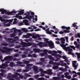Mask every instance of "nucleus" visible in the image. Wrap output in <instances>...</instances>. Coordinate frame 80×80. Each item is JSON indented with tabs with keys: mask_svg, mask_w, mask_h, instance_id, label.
<instances>
[{
	"mask_svg": "<svg viewBox=\"0 0 80 80\" xmlns=\"http://www.w3.org/2000/svg\"><path fill=\"white\" fill-rule=\"evenodd\" d=\"M8 41H10V42H12V39L8 38Z\"/></svg>",
	"mask_w": 80,
	"mask_h": 80,
	"instance_id": "obj_63",
	"label": "nucleus"
},
{
	"mask_svg": "<svg viewBox=\"0 0 80 80\" xmlns=\"http://www.w3.org/2000/svg\"><path fill=\"white\" fill-rule=\"evenodd\" d=\"M26 16L24 17V18L26 19H28L29 20H31L32 19V20H38V17L37 15H35V18H34L35 17V13L33 12H26Z\"/></svg>",
	"mask_w": 80,
	"mask_h": 80,
	"instance_id": "obj_1",
	"label": "nucleus"
},
{
	"mask_svg": "<svg viewBox=\"0 0 80 80\" xmlns=\"http://www.w3.org/2000/svg\"><path fill=\"white\" fill-rule=\"evenodd\" d=\"M40 60L41 62H44L45 61V59L43 58H41L40 59Z\"/></svg>",
	"mask_w": 80,
	"mask_h": 80,
	"instance_id": "obj_40",
	"label": "nucleus"
},
{
	"mask_svg": "<svg viewBox=\"0 0 80 80\" xmlns=\"http://www.w3.org/2000/svg\"><path fill=\"white\" fill-rule=\"evenodd\" d=\"M11 12H12V15H14L15 14L17 13V11H12Z\"/></svg>",
	"mask_w": 80,
	"mask_h": 80,
	"instance_id": "obj_29",
	"label": "nucleus"
},
{
	"mask_svg": "<svg viewBox=\"0 0 80 80\" xmlns=\"http://www.w3.org/2000/svg\"><path fill=\"white\" fill-rule=\"evenodd\" d=\"M21 44L23 47H28V46H31L32 45V43H26L25 42H23L21 41Z\"/></svg>",
	"mask_w": 80,
	"mask_h": 80,
	"instance_id": "obj_12",
	"label": "nucleus"
},
{
	"mask_svg": "<svg viewBox=\"0 0 80 80\" xmlns=\"http://www.w3.org/2000/svg\"><path fill=\"white\" fill-rule=\"evenodd\" d=\"M33 50L36 52H43L42 50H40V49L39 48L37 49L36 48H35L33 49Z\"/></svg>",
	"mask_w": 80,
	"mask_h": 80,
	"instance_id": "obj_20",
	"label": "nucleus"
},
{
	"mask_svg": "<svg viewBox=\"0 0 80 80\" xmlns=\"http://www.w3.org/2000/svg\"><path fill=\"white\" fill-rule=\"evenodd\" d=\"M29 80H34L32 78H29Z\"/></svg>",
	"mask_w": 80,
	"mask_h": 80,
	"instance_id": "obj_64",
	"label": "nucleus"
},
{
	"mask_svg": "<svg viewBox=\"0 0 80 80\" xmlns=\"http://www.w3.org/2000/svg\"><path fill=\"white\" fill-rule=\"evenodd\" d=\"M21 29L22 30V31L24 32H27V30H26V29L25 28H22Z\"/></svg>",
	"mask_w": 80,
	"mask_h": 80,
	"instance_id": "obj_35",
	"label": "nucleus"
},
{
	"mask_svg": "<svg viewBox=\"0 0 80 80\" xmlns=\"http://www.w3.org/2000/svg\"><path fill=\"white\" fill-rule=\"evenodd\" d=\"M47 56L48 57V58H49L50 60H54V58H52L51 56L48 55Z\"/></svg>",
	"mask_w": 80,
	"mask_h": 80,
	"instance_id": "obj_27",
	"label": "nucleus"
},
{
	"mask_svg": "<svg viewBox=\"0 0 80 80\" xmlns=\"http://www.w3.org/2000/svg\"><path fill=\"white\" fill-rule=\"evenodd\" d=\"M68 54L69 55H70V54H71V55H74V53H72V52H71L70 53V51H68Z\"/></svg>",
	"mask_w": 80,
	"mask_h": 80,
	"instance_id": "obj_37",
	"label": "nucleus"
},
{
	"mask_svg": "<svg viewBox=\"0 0 80 80\" xmlns=\"http://www.w3.org/2000/svg\"><path fill=\"white\" fill-rule=\"evenodd\" d=\"M64 77H65V76H64V75L63 74L61 76V78H64Z\"/></svg>",
	"mask_w": 80,
	"mask_h": 80,
	"instance_id": "obj_59",
	"label": "nucleus"
},
{
	"mask_svg": "<svg viewBox=\"0 0 80 80\" xmlns=\"http://www.w3.org/2000/svg\"><path fill=\"white\" fill-rule=\"evenodd\" d=\"M65 67L67 68H69V67H68V66L67 64L66 65H65Z\"/></svg>",
	"mask_w": 80,
	"mask_h": 80,
	"instance_id": "obj_52",
	"label": "nucleus"
},
{
	"mask_svg": "<svg viewBox=\"0 0 80 80\" xmlns=\"http://www.w3.org/2000/svg\"><path fill=\"white\" fill-rule=\"evenodd\" d=\"M10 36L11 37H15V34L13 33L11 34Z\"/></svg>",
	"mask_w": 80,
	"mask_h": 80,
	"instance_id": "obj_39",
	"label": "nucleus"
},
{
	"mask_svg": "<svg viewBox=\"0 0 80 80\" xmlns=\"http://www.w3.org/2000/svg\"><path fill=\"white\" fill-rule=\"evenodd\" d=\"M39 36L38 35H33L32 36V38L35 39H36L37 38H39Z\"/></svg>",
	"mask_w": 80,
	"mask_h": 80,
	"instance_id": "obj_25",
	"label": "nucleus"
},
{
	"mask_svg": "<svg viewBox=\"0 0 80 80\" xmlns=\"http://www.w3.org/2000/svg\"><path fill=\"white\" fill-rule=\"evenodd\" d=\"M60 78L59 77H54L52 78V80H60Z\"/></svg>",
	"mask_w": 80,
	"mask_h": 80,
	"instance_id": "obj_24",
	"label": "nucleus"
},
{
	"mask_svg": "<svg viewBox=\"0 0 80 80\" xmlns=\"http://www.w3.org/2000/svg\"><path fill=\"white\" fill-rule=\"evenodd\" d=\"M39 75H36L34 76L35 78H38V77H39Z\"/></svg>",
	"mask_w": 80,
	"mask_h": 80,
	"instance_id": "obj_56",
	"label": "nucleus"
},
{
	"mask_svg": "<svg viewBox=\"0 0 80 80\" xmlns=\"http://www.w3.org/2000/svg\"><path fill=\"white\" fill-rule=\"evenodd\" d=\"M41 47H47L48 45V46L50 48H53L54 46V44L52 42H49L47 40H46L45 41L44 43L42 42H39V44H38Z\"/></svg>",
	"mask_w": 80,
	"mask_h": 80,
	"instance_id": "obj_2",
	"label": "nucleus"
},
{
	"mask_svg": "<svg viewBox=\"0 0 80 80\" xmlns=\"http://www.w3.org/2000/svg\"><path fill=\"white\" fill-rule=\"evenodd\" d=\"M3 18L2 17H0V20H2Z\"/></svg>",
	"mask_w": 80,
	"mask_h": 80,
	"instance_id": "obj_48",
	"label": "nucleus"
},
{
	"mask_svg": "<svg viewBox=\"0 0 80 80\" xmlns=\"http://www.w3.org/2000/svg\"><path fill=\"white\" fill-rule=\"evenodd\" d=\"M12 56H6L5 58H4V59L1 60L2 62H4L5 60H12Z\"/></svg>",
	"mask_w": 80,
	"mask_h": 80,
	"instance_id": "obj_16",
	"label": "nucleus"
},
{
	"mask_svg": "<svg viewBox=\"0 0 80 80\" xmlns=\"http://www.w3.org/2000/svg\"><path fill=\"white\" fill-rule=\"evenodd\" d=\"M15 65V64L14 63L12 62H11L10 63V67H13V66H14Z\"/></svg>",
	"mask_w": 80,
	"mask_h": 80,
	"instance_id": "obj_33",
	"label": "nucleus"
},
{
	"mask_svg": "<svg viewBox=\"0 0 80 80\" xmlns=\"http://www.w3.org/2000/svg\"><path fill=\"white\" fill-rule=\"evenodd\" d=\"M31 27H33V29H36V28H37V27H35V26H31Z\"/></svg>",
	"mask_w": 80,
	"mask_h": 80,
	"instance_id": "obj_47",
	"label": "nucleus"
},
{
	"mask_svg": "<svg viewBox=\"0 0 80 80\" xmlns=\"http://www.w3.org/2000/svg\"><path fill=\"white\" fill-rule=\"evenodd\" d=\"M65 65H66V63H63L61 64L62 66H65Z\"/></svg>",
	"mask_w": 80,
	"mask_h": 80,
	"instance_id": "obj_53",
	"label": "nucleus"
},
{
	"mask_svg": "<svg viewBox=\"0 0 80 80\" xmlns=\"http://www.w3.org/2000/svg\"><path fill=\"white\" fill-rule=\"evenodd\" d=\"M69 73L68 72H66L64 73V75H65V77L66 78H68V79H71L72 77L70 75H69Z\"/></svg>",
	"mask_w": 80,
	"mask_h": 80,
	"instance_id": "obj_15",
	"label": "nucleus"
},
{
	"mask_svg": "<svg viewBox=\"0 0 80 80\" xmlns=\"http://www.w3.org/2000/svg\"><path fill=\"white\" fill-rule=\"evenodd\" d=\"M56 44H60V42L58 41H56Z\"/></svg>",
	"mask_w": 80,
	"mask_h": 80,
	"instance_id": "obj_58",
	"label": "nucleus"
},
{
	"mask_svg": "<svg viewBox=\"0 0 80 80\" xmlns=\"http://www.w3.org/2000/svg\"><path fill=\"white\" fill-rule=\"evenodd\" d=\"M27 35H24L23 36V37L24 38H29V37H31V36H32V34L30 33H28L27 34Z\"/></svg>",
	"mask_w": 80,
	"mask_h": 80,
	"instance_id": "obj_21",
	"label": "nucleus"
},
{
	"mask_svg": "<svg viewBox=\"0 0 80 80\" xmlns=\"http://www.w3.org/2000/svg\"><path fill=\"white\" fill-rule=\"evenodd\" d=\"M61 28L62 29H65V28H66V27L64 26H62L61 27Z\"/></svg>",
	"mask_w": 80,
	"mask_h": 80,
	"instance_id": "obj_45",
	"label": "nucleus"
},
{
	"mask_svg": "<svg viewBox=\"0 0 80 80\" xmlns=\"http://www.w3.org/2000/svg\"><path fill=\"white\" fill-rule=\"evenodd\" d=\"M59 70H61V71H63V72H64V69L63 68H59Z\"/></svg>",
	"mask_w": 80,
	"mask_h": 80,
	"instance_id": "obj_34",
	"label": "nucleus"
},
{
	"mask_svg": "<svg viewBox=\"0 0 80 80\" xmlns=\"http://www.w3.org/2000/svg\"><path fill=\"white\" fill-rule=\"evenodd\" d=\"M60 45L61 47H62L63 49L66 50L67 51H69L70 53L72 52V51H73L72 49H73L74 50H75V47L74 46L70 45L69 46L67 47H65V45H64V44H60Z\"/></svg>",
	"mask_w": 80,
	"mask_h": 80,
	"instance_id": "obj_4",
	"label": "nucleus"
},
{
	"mask_svg": "<svg viewBox=\"0 0 80 80\" xmlns=\"http://www.w3.org/2000/svg\"><path fill=\"white\" fill-rule=\"evenodd\" d=\"M61 41L62 43L65 44V43L66 40L65 39V38H61Z\"/></svg>",
	"mask_w": 80,
	"mask_h": 80,
	"instance_id": "obj_22",
	"label": "nucleus"
},
{
	"mask_svg": "<svg viewBox=\"0 0 80 80\" xmlns=\"http://www.w3.org/2000/svg\"><path fill=\"white\" fill-rule=\"evenodd\" d=\"M19 12L18 13V14H16V18H18L19 17V15H21L22 14H23L24 13V10H22L21 11H19Z\"/></svg>",
	"mask_w": 80,
	"mask_h": 80,
	"instance_id": "obj_14",
	"label": "nucleus"
},
{
	"mask_svg": "<svg viewBox=\"0 0 80 80\" xmlns=\"http://www.w3.org/2000/svg\"><path fill=\"white\" fill-rule=\"evenodd\" d=\"M0 12H1V13L2 14H4V13H6V14L7 15H12V12H7V11L6 10H5L3 9H0Z\"/></svg>",
	"mask_w": 80,
	"mask_h": 80,
	"instance_id": "obj_9",
	"label": "nucleus"
},
{
	"mask_svg": "<svg viewBox=\"0 0 80 80\" xmlns=\"http://www.w3.org/2000/svg\"><path fill=\"white\" fill-rule=\"evenodd\" d=\"M29 71V70H23V72H27Z\"/></svg>",
	"mask_w": 80,
	"mask_h": 80,
	"instance_id": "obj_43",
	"label": "nucleus"
},
{
	"mask_svg": "<svg viewBox=\"0 0 80 80\" xmlns=\"http://www.w3.org/2000/svg\"><path fill=\"white\" fill-rule=\"evenodd\" d=\"M76 55H77L78 56V58H80V54L79 53H78V52H76Z\"/></svg>",
	"mask_w": 80,
	"mask_h": 80,
	"instance_id": "obj_30",
	"label": "nucleus"
},
{
	"mask_svg": "<svg viewBox=\"0 0 80 80\" xmlns=\"http://www.w3.org/2000/svg\"><path fill=\"white\" fill-rule=\"evenodd\" d=\"M52 36V37H58L57 35L54 34H53Z\"/></svg>",
	"mask_w": 80,
	"mask_h": 80,
	"instance_id": "obj_50",
	"label": "nucleus"
},
{
	"mask_svg": "<svg viewBox=\"0 0 80 80\" xmlns=\"http://www.w3.org/2000/svg\"><path fill=\"white\" fill-rule=\"evenodd\" d=\"M74 40V39L73 38V37H72L71 38V41H73Z\"/></svg>",
	"mask_w": 80,
	"mask_h": 80,
	"instance_id": "obj_60",
	"label": "nucleus"
},
{
	"mask_svg": "<svg viewBox=\"0 0 80 80\" xmlns=\"http://www.w3.org/2000/svg\"><path fill=\"white\" fill-rule=\"evenodd\" d=\"M65 38L66 40V42H68V36H66L64 37V38Z\"/></svg>",
	"mask_w": 80,
	"mask_h": 80,
	"instance_id": "obj_31",
	"label": "nucleus"
},
{
	"mask_svg": "<svg viewBox=\"0 0 80 80\" xmlns=\"http://www.w3.org/2000/svg\"><path fill=\"white\" fill-rule=\"evenodd\" d=\"M18 22V21H14L13 22V24L18 23V24H19V25H23V23H24L26 25H30L28 24V21L27 20L23 21V22Z\"/></svg>",
	"mask_w": 80,
	"mask_h": 80,
	"instance_id": "obj_6",
	"label": "nucleus"
},
{
	"mask_svg": "<svg viewBox=\"0 0 80 80\" xmlns=\"http://www.w3.org/2000/svg\"><path fill=\"white\" fill-rule=\"evenodd\" d=\"M22 62H18V66H21V67H25V65H22Z\"/></svg>",
	"mask_w": 80,
	"mask_h": 80,
	"instance_id": "obj_23",
	"label": "nucleus"
},
{
	"mask_svg": "<svg viewBox=\"0 0 80 80\" xmlns=\"http://www.w3.org/2000/svg\"><path fill=\"white\" fill-rule=\"evenodd\" d=\"M76 48H80V45L76 44Z\"/></svg>",
	"mask_w": 80,
	"mask_h": 80,
	"instance_id": "obj_38",
	"label": "nucleus"
},
{
	"mask_svg": "<svg viewBox=\"0 0 80 80\" xmlns=\"http://www.w3.org/2000/svg\"><path fill=\"white\" fill-rule=\"evenodd\" d=\"M77 62L75 61H72V67H74V70H76L78 68V63H76Z\"/></svg>",
	"mask_w": 80,
	"mask_h": 80,
	"instance_id": "obj_11",
	"label": "nucleus"
},
{
	"mask_svg": "<svg viewBox=\"0 0 80 80\" xmlns=\"http://www.w3.org/2000/svg\"><path fill=\"white\" fill-rule=\"evenodd\" d=\"M25 76H26V77H31V76L30 75H29L27 73H25Z\"/></svg>",
	"mask_w": 80,
	"mask_h": 80,
	"instance_id": "obj_36",
	"label": "nucleus"
},
{
	"mask_svg": "<svg viewBox=\"0 0 80 80\" xmlns=\"http://www.w3.org/2000/svg\"><path fill=\"white\" fill-rule=\"evenodd\" d=\"M23 62L25 63V64H27V66L26 67V69H29V70H31L32 69V64H28L29 63V61L23 60Z\"/></svg>",
	"mask_w": 80,
	"mask_h": 80,
	"instance_id": "obj_7",
	"label": "nucleus"
},
{
	"mask_svg": "<svg viewBox=\"0 0 80 80\" xmlns=\"http://www.w3.org/2000/svg\"><path fill=\"white\" fill-rule=\"evenodd\" d=\"M15 74L16 75H13L11 73H9L8 77V78L9 79V80H14L13 78H16V80H20V78H17V75H19L21 78H23V76L18 73L16 72Z\"/></svg>",
	"mask_w": 80,
	"mask_h": 80,
	"instance_id": "obj_3",
	"label": "nucleus"
},
{
	"mask_svg": "<svg viewBox=\"0 0 80 80\" xmlns=\"http://www.w3.org/2000/svg\"><path fill=\"white\" fill-rule=\"evenodd\" d=\"M39 71L41 72L42 73H48V75H51L52 74V70L49 69L47 70V71H44L42 69H40Z\"/></svg>",
	"mask_w": 80,
	"mask_h": 80,
	"instance_id": "obj_8",
	"label": "nucleus"
},
{
	"mask_svg": "<svg viewBox=\"0 0 80 80\" xmlns=\"http://www.w3.org/2000/svg\"><path fill=\"white\" fill-rule=\"evenodd\" d=\"M50 29V28H48V29H47L46 30V32L48 34H50V35H52V32L50 31H49V30Z\"/></svg>",
	"mask_w": 80,
	"mask_h": 80,
	"instance_id": "obj_26",
	"label": "nucleus"
},
{
	"mask_svg": "<svg viewBox=\"0 0 80 80\" xmlns=\"http://www.w3.org/2000/svg\"><path fill=\"white\" fill-rule=\"evenodd\" d=\"M33 57H37V55H36V54H33V55H32Z\"/></svg>",
	"mask_w": 80,
	"mask_h": 80,
	"instance_id": "obj_61",
	"label": "nucleus"
},
{
	"mask_svg": "<svg viewBox=\"0 0 80 80\" xmlns=\"http://www.w3.org/2000/svg\"><path fill=\"white\" fill-rule=\"evenodd\" d=\"M2 45H4V46H7L8 45V44L4 43L2 44Z\"/></svg>",
	"mask_w": 80,
	"mask_h": 80,
	"instance_id": "obj_44",
	"label": "nucleus"
},
{
	"mask_svg": "<svg viewBox=\"0 0 80 80\" xmlns=\"http://www.w3.org/2000/svg\"><path fill=\"white\" fill-rule=\"evenodd\" d=\"M76 24L77 23L74 22L72 24V26H73L74 27H75L76 26Z\"/></svg>",
	"mask_w": 80,
	"mask_h": 80,
	"instance_id": "obj_42",
	"label": "nucleus"
},
{
	"mask_svg": "<svg viewBox=\"0 0 80 80\" xmlns=\"http://www.w3.org/2000/svg\"><path fill=\"white\" fill-rule=\"evenodd\" d=\"M9 63V62L7 61L6 62V64H2V65H0V68H2L3 69L7 67H8L7 63Z\"/></svg>",
	"mask_w": 80,
	"mask_h": 80,
	"instance_id": "obj_13",
	"label": "nucleus"
},
{
	"mask_svg": "<svg viewBox=\"0 0 80 80\" xmlns=\"http://www.w3.org/2000/svg\"><path fill=\"white\" fill-rule=\"evenodd\" d=\"M64 31H60L59 33L60 34H63L64 33V32L65 33H69L70 32V31L69 30H64Z\"/></svg>",
	"mask_w": 80,
	"mask_h": 80,
	"instance_id": "obj_19",
	"label": "nucleus"
},
{
	"mask_svg": "<svg viewBox=\"0 0 80 80\" xmlns=\"http://www.w3.org/2000/svg\"><path fill=\"white\" fill-rule=\"evenodd\" d=\"M58 66H54L53 67V69L56 70V69H58Z\"/></svg>",
	"mask_w": 80,
	"mask_h": 80,
	"instance_id": "obj_32",
	"label": "nucleus"
},
{
	"mask_svg": "<svg viewBox=\"0 0 80 80\" xmlns=\"http://www.w3.org/2000/svg\"><path fill=\"white\" fill-rule=\"evenodd\" d=\"M43 51L44 52V53H41L40 54V55L42 57H43V56H45V55H47V52H48V50H43Z\"/></svg>",
	"mask_w": 80,
	"mask_h": 80,
	"instance_id": "obj_17",
	"label": "nucleus"
},
{
	"mask_svg": "<svg viewBox=\"0 0 80 80\" xmlns=\"http://www.w3.org/2000/svg\"><path fill=\"white\" fill-rule=\"evenodd\" d=\"M48 53H49L52 54V55H53V56H55L56 55L57 57H59L60 58H61V57H62L60 55L57 54L56 55V54L55 53H57V52L55 51H54L53 52L51 51H49L48 52Z\"/></svg>",
	"mask_w": 80,
	"mask_h": 80,
	"instance_id": "obj_10",
	"label": "nucleus"
},
{
	"mask_svg": "<svg viewBox=\"0 0 80 80\" xmlns=\"http://www.w3.org/2000/svg\"><path fill=\"white\" fill-rule=\"evenodd\" d=\"M49 64H52V65H60V64L59 62H54L52 61H50L49 62Z\"/></svg>",
	"mask_w": 80,
	"mask_h": 80,
	"instance_id": "obj_18",
	"label": "nucleus"
},
{
	"mask_svg": "<svg viewBox=\"0 0 80 80\" xmlns=\"http://www.w3.org/2000/svg\"><path fill=\"white\" fill-rule=\"evenodd\" d=\"M73 77H77V74H73Z\"/></svg>",
	"mask_w": 80,
	"mask_h": 80,
	"instance_id": "obj_51",
	"label": "nucleus"
},
{
	"mask_svg": "<svg viewBox=\"0 0 80 80\" xmlns=\"http://www.w3.org/2000/svg\"><path fill=\"white\" fill-rule=\"evenodd\" d=\"M18 18H19V19H22V16H19Z\"/></svg>",
	"mask_w": 80,
	"mask_h": 80,
	"instance_id": "obj_57",
	"label": "nucleus"
},
{
	"mask_svg": "<svg viewBox=\"0 0 80 80\" xmlns=\"http://www.w3.org/2000/svg\"><path fill=\"white\" fill-rule=\"evenodd\" d=\"M1 22H2L5 27H10V23L12 22V20H1Z\"/></svg>",
	"mask_w": 80,
	"mask_h": 80,
	"instance_id": "obj_5",
	"label": "nucleus"
},
{
	"mask_svg": "<svg viewBox=\"0 0 80 80\" xmlns=\"http://www.w3.org/2000/svg\"><path fill=\"white\" fill-rule=\"evenodd\" d=\"M66 28L67 30H70V27H66Z\"/></svg>",
	"mask_w": 80,
	"mask_h": 80,
	"instance_id": "obj_46",
	"label": "nucleus"
},
{
	"mask_svg": "<svg viewBox=\"0 0 80 80\" xmlns=\"http://www.w3.org/2000/svg\"><path fill=\"white\" fill-rule=\"evenodd\" d=\"M33 68L34 70L35 71V72H37L38 70V68H37V67L36 66H34L33 67Z\"/></svg>",
	"mask_w": 80,
	"mask_h": 80,
	"instance_id": "obj_28",
	"label": "nucleus"
},
{
	"mask_svg": "<svg viewBox=\"0 0 80 80\" xmlns=\"http://www.w3.org/2000/svg\"><path fill=\"white\" fill-rule=\"evenodd\" d=\"M0 71L1 72H6L3 69H1V70H0Z\"/></svg>",
	"mask_w": 80,
	"mask_h": 80,
	"instance_id": "obj_49",
	"label": "nucleus"
},
{
	"mask_svg": "<svg viewBox=\"0 0 80 80\" xmlns=\"http://www.w3.org/2000/svg\"><path fill=\"white\" fill-rule=\"evenodd\" d=\"M18 54H15L14 55V57H18Z\"/></svg>",
	"mask_w": 80,
	"mask_h": 80,
	"instance_id": "obj_62",
	"label": "nucleus"
},
{
	"mask_svg": "<svg viewBox=\"0 0 80 80\" xmlns=\"http://www.w3.org/2000/svg\"><path fill=\"white\" fill-rule=\"evenodd\" d=\"M40 29L39 28V29H36L35 30V32H38V31H40Z\"/></svg>",
	"mask_w": 80,
	"mask_h": 80,
	"instance_id": "obj_54",
	"label": "nucleus"
},
{
	"mask_svg": "<svg viewBox=\"0 0 80 80\" xmlns=\"http://www.w3.org/2000/svg\"><path fill=\"white\" fill-rule=\"evenodd\" d=\"M45 78H50L49 76H45Z\"/></svg>",
	"mask_w": 80,
	"mask_h": 80,
	"instance_id": "obj_55",
	"label": "nucleus"
},
{
	"mask_svg": "<svg viewBox=\"0 0 80 80\" xmlns=\"http://www.w3.org/2000/svg\"><path fill=\"white\" fill-rule=\"evenodd\" d=\"M0 75H1V76H2V77H5V74L3 73H0Z\"/></svg>",
	"mask_w": 80,
	"mask_h": 80,
	"instance_id": "obj_41",
	"label": "nucleus"
}]
</instances>
